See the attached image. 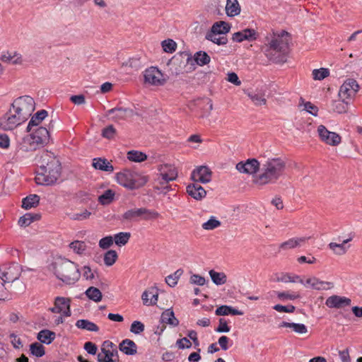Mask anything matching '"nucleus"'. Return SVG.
<instances>
[{
	"label": "nucleus",
	"instance_id": "nucleus-1",
	"mask_svg": "<svg viewBox=\"0 0 362 362\" xmlns=\"http://www.w3.org/2000/svg\"><path fill=\"white\" fill-rule=\"evenodd\" d=\"M262 51L267 58L274 63H284L290 49L291 36L286 30L273 33L266 38Z\"/></svg>",
	"mask_w": 362,
	"mask_h": 362
},
{
	"label": "nucleus",
	"instance_id": "nucleus-2",
	"mask_svg": "<svg viewBox=\"0 0 362 362\" xmlns=\"http://www.w3.org/2000/svg\"><path fill=\"white\" fill-rule=\"evenodd\" d=\"M61 163L54 156L46 153L42 156V163L36 173L35 182L40 185L54 184L60 176Z\"/></svg>",
	"mask_w": 362,
	"mask_h": 362
},
{
	"label": "nucleus",
	"instance_id": "nucleus-3",
	"mask_svg": "<svg viewBox=\"0 0 362 362\" xmlns=\"http://www.w3.org/2000/svg\"><path fill=\"white\" fill-rule=\"evenodd\" d=\"M285 168V162L281 158H269L262 164L260 173L255 176L254 182L259 185L275 183L283 175Z\"/></svg>",
	"mask_w": 362,
	"mask_h": 362
},
{
	"label": "nucleus",
	"instance_id": "nucleus-4",
	"mask_svg": "<svg viewBox=\"0 0 362 362\" xmlns=\"http://www.w3.org/2000/svg\"><path fill=\"white\" fill-rule=\"evenodd\" d=\"M115 180L121 186L132 190L145 185L148 178L139 172L125 169L116 173Z\"/></svg>",
	"mask_w": 362,
	"mask_h": 362
},
{
	"label": "nucleus",
	"instance_id": "nucleus-5",
	"mask_svg": "<svg viewBox=\"0 0 362 362\" xmlns=\"http://www.w3.org/2000/svg\"><path fill=\"white\" fill-rule=\"evenodd\" d=\"M54 274L59 279L66 284H74L81 276L77 265L68 259H63L55 264Z\"/></svg>",
	"mask_w": 362,
	"mask_h": 362
},
{
	"label": "nucleus",
	"instance_id": "nucleus-6",
	"mask_svg": "<svg viewBox=\"0 0 362 362\" xmlns=\"http://www.w3.org/2000/svg\"><path fill=\"white\" fill-rule=\"evenodd\" d=\"M11 108L25 122L35 110V103L32 97L23 95L14 100Z\"/></svg>",
	"mask_w": 362,
	"mask_h": 362
},
{
	"label": "nucleus",
	"instance_id": "nucleus-7",
	"mask_svg": "<svg viewBox=\"0 0 362 362\" xmlns=\"http://www.w3.org/2000/svg\"><path fill=\"white\" fill-rule=\"evenodd\" d=\"M39 148L40 147L35 143L34 139L30 134H27L18 141L15 156L17 158H24L27 156L28 153Z\"/></svg>",
	"mask_w": 362,
	"mask_h": 362
},
{
	"label": "nucleus",
	"instance_id": "nucleus-8",
	"mask_svg": "<svg viewBox=\"0 0 362 362\" xmlns=\"http://www.w3.org/2000/svg\"><path fill=\"white\" fill-rule=\"evenodd\" d=\"M158 216L159 214L155 211H151L146 208H139L127 210L122 215V218L129 221H138L140 219L156 218Z\"/></svg>",
	"mask_w": 362,
	"mask_h": 362
},
{
	"label": "nucleus",
	"instance_id": "nucleus-9",
	"mask_svg": "<svg viewBox=\"0 0 362 362\" xmlns=\"http://www.w3.org/2000/svg\"><path fill=\"white\" fill-rule=\"evenodd\" d=\"M98 362H119L117 346L110 341H105L101 347V352L98 354Z\"/></svg>",
	"mask_w": 362,
	"mask_h": 362
},
{
	"label": "nucleus",
	"instance_id": "nucleus-10",
	"mask_svg": "<svg viewBox=\"0 0 362 362\" xmlns=\"http://www.w3.org/2000/svg\"><path fill=\"white\" fill-rule=\"evenodd\" d=\"M23 271V267L21 264L12 262L4 266L0 278L4 283L13 282L19 279Z\"/></svg>",
	"mask_w": 362,
	"mask_h": 362
},
{
	"label": "nucleus",
	"instance_id": "nucleus-11",
	"mask_svg": "<svg viewBox=\"0 0 362 362\" xmlns=\"http://www.w3.org/2000/svg\"><path fill=\"white\" fill-rule=\"evenodd\" d=\"M24 122V120L10 107L8 111L0 118V128L4 131L13 130Z\"/></svg>",
	"mask_w": 362,
	"mask_h": 362
},
{
	"label": "nucleus",
	"instance_id": "nucleus-12",
	"mask_svg": "<svg viewBox=\"0 0 362 362\" xmlns=\"http://www.w3.org/2000/svg\"><path fill=\"white\" fill-rule=\"evenodd\" d=\"M158 174L156 182L160 185L168 184L169 182L175 180L177 177V170L172 165L162 164L158 168Z\"/></svg>",
	"mask_w": 362,
	"mask_h": 362
},
{
	"label": "nucleus",
	"instance_id": "nucleus-13",
	"mask_svg": "<svg viewBox=\"0 0 362 362\" xmlns=\"http://www.w3.org/2000/svg\"><path fill=\"white\" fill-rule=\"evenodd\" d=\"M359 89V85L357 81L353 78L346 79L341 86L339 96L346 103H348L347 100L353 98Z\"/></svg>",
	"mask_w": 362,
	"mask_h": 362
},
{
	"label": "nucleus",
	"instance_id": "nucleus-14",
	"mask_svg": "<svg viewBox=\"0 0 362 362\" xmlns=\"http://www.w3.org/2000/svg\"><path fill=\"white\" fill-rule=\"evenodd\" d=\"M318 136L322 142L331 146H337L341 142V136L339 134L329 131L324 125L318 126Z\"/></svg>",
	"mask_w": 362,
	"mask_h": 362
},
{
	"label": "nucleus",
	"instance_id": "nucleus-15",
	"mask_svg": "<svg viewBox=\"0 0 362 362\" xmlns=\"http://www.w3.org/2000/svg\"><path fill=\"white\" fill-rule=\"evenodd\" d=\"M144 76L146 83L154 86L163 85L165 81L161 71L156 67L153 66L146 69Z\"/></svg>",
	"mask_w": 362,
	"mask_h": 362
},
{
	"label": "nucleus",
	"instance_id": "nucleus-16",
	"mask_svg": "<svg viewBox=\"0 0 362 362\" xmlns=\"http://www.w3.org/2000/svg\"><path fill=\"white\" fill-rule=\"evenodd\" d=\"M351 304V299L338 295H332L328 297L325 301V305L329 308L344 309L349 307Z\"/></svg>",
	"mask_w": 362,
	"mask_h": 362
},
{
	"label": "nucleus",
	"instance_id": "nucleus-17",
	"mask_svg": "<svg viewBox=\"0 0 362 362\" xmlns=\"http://www.w3.org/2000/svg\"><path fill=\"white\" fill-rule=\"evenodd\" d=\"M236 169L242 173L254 175L260 169V164L257 159L249 158L245 163H237Z\"/></svg>",
	"mask_w": 362,
	"mask_h": 362
},
{
	"label": "nucleus",
	"instance_id": "nucleus-18",
	"mask_svg": "<svg viewBox=\"0 0 362 362\" xmlns=\"http://www.w3.org/2000/svg\"><path fill=\"white\" fill-rule=\"evenodd\" d=\"M191 177L194 182L208 183L211 180V171L206 166H199L192 172Z\"/></svg>",
	"mask_w": 362,
	"mask_h": 362
},
{
	"label": "nucleus",
	"instance_id": "nucleus-19",
	"mask_svg": "<svg viewBox=\"0 0 362 362\" xmlns=\"http://www.w3.org/2000/svg\"><path fill=\"white\" fill-rule=\"evenodd\" d=\"M257 37L258 33L255 29L245 28L233 33L232 40L237 42H242L244 40L252 42L256 40Z\"/></svg>",
	"mask_w": 362,
	"mask_h": 362
},
{
	"label": "nucleus",
	"instance_id": "nucleus-20",
	"mask_svg": "<svg viewBox=\"0 0 362 362\" xmlns=\"http://www.w3.org/2000/svg\"><path fill=\"white\" fill-rule=\"evenodd\" d=\"M30 135L34 139L40 148L45 146L49 140V131L43 127H38Z\"/></svg>",
	"mask_w": 362,
	"mask_h": 362
},
{
	"label": "nucleus",
	"instance_id": "nucleus-21",
	"mask_svg": "<svg viewBox=\"0 0 362 362\" xmlns=\"http://www.w3.org/2000/svg\"><path fill=\"white\" fill-rule=\"evenodd\" d=\"M107 115H113L112 119L115 121L127 119L134 116V112L132 109L124 107H115L107 112Z\"/></svg>",
	"mask_w": 362,
	"mask_h": 362
},
{
	"label": "nucleus",
	"instance_id": "nucleus-22",
	"mask_svg": "<svg viewBox=\"0 0 362 362\" xmlns=\"http://www.w3.org/2000/svg\"><path fill=\"white\" fill-rule=\"evenodd\" d=\"M0 60L2 62L11 64L13 65H21L23 63V59L21 54L18 52H4L0 55Z\"/></svg>",
	"mask_w": 362,
	"mask_h": 362
},
{
	"label": "nucleus",
	"instance_id": "nucleus-23",
	"mask_svg": "<svg viewBox=\"0 0 362 362\" xmlns=\"http://www.w3.org/2000/svg\"><path fill=\"white\" fill-rule=\"evenodd\" d=\"M144 305L149 306L157 303L158 299V292L156 287H151L146 290L141 296Z\"/></svg>",
	"mask_w": 362,
	"mask_h": 362
},
{
	"label": "nucleus",
	"instance_id": "nucleus-24",
	"mask_svg": "<svg viewBox=\"0 0 362 362\" xmlns=\"http://www.w3.org/2000/svg\"><path fill=\"white\" fill-rule=\"evenodd\" d=\"M187 192L190 197L196 200H202L206 195V190L196 182L187 187Z\"/></svg>",
	"mask_w": 362,
	"mask_h": 362
},
{
	"label": "nucleus",
	"instance_id": "nucleus-25",
	"mask_svg": "<svg viewBox=\"0 0 362 362\" xmlns=\"http://www.w3.org/2000/svg\"><path fill=\"white\" fill-rule=\"evenodd\" d=\"M92 166L96 170L107 173H112L115 170L111 162L105 158H93Z\"/></svg>",
	"mask_w": 362,
	"mask_h": 362
},
{
	"label": "nucleus",
	"instance_id": "nucleus-26",
	"mask_svg": "<svg viewBox=\"0 0 362 362\" xmlns=\"http://www.w3.org/2000/svg\"><path fill=\"white\" fill-rule=\"evenodd\" d=\"M353 237L350 236L349 238L343 240L341 241L339 240V243H330L329 244V248L338 255H344L348 250L349 245H346V244L352 240Z\"/></svg>",
	"mask_w": 362,
	"mask_h": 362
},
{
	"label": "nucleus",
	"instance_id": "nucleus-27",
	"mask_svg": "<svg viewBox=\"0 0 362 362\" xmlns=\"http://www.w3.org/2000/svg\"><path fill=\"white\" fill-rule=\"evenodd\" d=\"M55 305L59 308L60 313L66 317L71 315L70 309V300L64 297H57L54 301Z\"/></svg>",
	"mask_w": 362,
	"mask_h": 362
},
{
	"label": "nucleus",
	"instance_id": "nucleus-28",
	"mask_svg": "<svg viewBox=\"0 0 362 362\" xmlns=\"http://www.w3.org/2000/svg\"><path fill=\"white\" fill-rule=\"evenodd\" d=\"M306 240V238H293L279 245V249L288 250L300 247Z\"/></svg>",
	"mask_w": 362,
	"mask_h": 362
},
{
	"label": "nucleus",
	"instance_id": "nucleus-29",
	"mask_svg": "<svg viewBox=\"0 0 362 362\" xmlns=\"http://www.w3.org/2000/svg\"><path fill=\"white\" fill-rule=\"evenodd\" d=\"M119 350L127 355H134L137 351L136 344L131 339H124L119 345Z\"/></svg>",
	"mask_w": 362,
	"mask_h": 362
},
{
	"label": "nucleus",
	"instance_id": "nucleus-30",
	"mask_svg": "<svg viewBox=\"0 0 362 362\" xmlns=\"http://www.w3.org/2000/svg\"><path fill=\"white\" fill-rule=\"evenodd\" d=\"M160 322L163 324H168L173 327L179 325V320L175 317V314L171 309H167L163 312L160 316Z\"/></svg>",
	"mask_w": 362,
	"mask_h": 362
},
{
	"label": "nucleus",
	"instance_id": "nucleus-31",
	"mask_svg": "<svg viewBox=\"0 0 362 362\" xmlns=\"http://www.w3.org/2000/svg\"><path fill=\"white\" fill-rule=\"evenodd\" d=\"M226 13L229 17H234L240 13L241 8L238 0H227Z\"/></svg>",
	"mask_w": 362,
	"mask_h": 362
},
{
	"label": "nucleus",
	"instance_id": "nucleus-32",
	"mask_svg": "<svg viewBox=\"0 0 362 362\" xmlns=\"http://www.w3.org/2000/svg\"><path fill=\"white\" fill-rule=\"evenodd\" d=\"M47 116V112L45 110H41L33 115L28 124V131H31L33 127L38 126Z\"/></svg>",
	"mask_w": 362,
	"mask_h": 362
},
{
	"label": "nucleus",
	"instance_id": "nucleus-33",
	"mask_svg": "<svg viewBox=\"0 0 362 362\" xmlns=\"http://www.w3.org/2000/svg\"><path fill=\"white\" fill-rule=\"evenodd\" d=\"M56 334L49 329H42L37 334V339L43 344H50L55 339Z\"/></svg>",
	"mask_w": 362,
	"mask_h": 362
},
{
	"label": "nucleus",
	"instance_id": "nucleus-34",
	"mask_svg": "<svg viewBox=\"0 0 362 362\" xmlns=\"http://www.w3.org/2000/svg\"><path fill=\"white\" fill-rule=\"evenodd\" d=\"M247 95L251 99L255 105H263L267 103L264 94L258 90L248 91Z\"/></svg>",
	"mask_w": 362,
	"mask_h": 362
},
{
	"label": "nucleus",
	"instance_id": "nucleus-35",
	"mask_svg": "<svg viewBox=\"0 0 362 362\" xmlns=\"http://www.w3.org/2000/svg\"><path fill=\"white\" fill-rule=\"evenodd\" d=\"M76 327L78 329H86L90 332H98L99 330V327L96 324L84 319L78 320L76 322Z\"/></svg>",
	"mask_w": 362,
	"mask_h": 362
},
{
	"label": "nucleus",
	"instance_id": "nucleus-36",
	"mask_svg": "<svg viewBox=\"0 0 362 362\" xmlns=\"http://www.w3.org/2000/svg\"><path fill=\"white\" fill-rule=\"evenodd\" d=\"M209 274L213 283L216 286L223 285L227 281V276L224 272H218L211 269L209 271Z\"/></svg>",
	"mask_w": 362,
	"mask_h": 362
},
{
	"label": "nucleus",
	"instance_id": "nucleus-37",
	"mask_svg": "<svg viewBox=\"0 0 362 362\" xmlns=\"http://www.w3.org/2000/svg\"><path fill=\"white\" fill-rule=\"evenodd\" d=\"M40 197L37 194H30L22 200V207L25 209H30L38 205Z\"/></svg>",
	"mask_w": 362,
	"mask_h": 362
},
{
	"label": "nucleus",
	"instance_id": "nucleus-38",
	"mask_svg": "<svg viewBox=\"0 0 362 362\" xmlns=\"http://www.w3.org/2000/svg\"><path fill=\"white\" fill-rule=\"evenodd\" d=\"M279 327H288L291 328L295 332L298 334H305L307 332V327L305 325L300 323L282 322L279 325Z\"/></svg>",
	"mask_w": 362,
	"mask_h": 362
},
{
	"label": "nucleus",
	"instance_id": "nucleus-39",
	"mask_svg": "<svg viewBox=\"0 0 362 362\" xmlns=\"http://www.w3.org/2000/svg\"><path fill=\"white\" fill-rule=\"evenodd\" d=\"M40 216L39 214H33L31 213H27L20 217L18 220V224L21 227L28 226L34 221L40 219Z\"/></svg>",
	"mask_w": 362,
	"mask_h": 362
},
{
	"label": "nucleus",
	"instance_id": "nucleus-40",
	"mask_svg": "<svg viewBox=\"0 0 362 362\" xmlns=\"http://www.w3.org/2000/svg\"><path fill=\"white\" fill-rule=\"evenodd\" d=\"M230 26L225 21H218L215 23L211 28V32L218 34H226L230 31Z\"/></svg>",
	"mask_w": 362,
	"mask_h": 362
},
{
	"label": "nucleus",
	"instance_id": "nucleus-41",
	"mask_svg": "<svg viewBox=\"0 0 362 362\" xmlns=\"http://www.w3.org/2000/svg\"><path fill=\"white\" fill-rule=\"evenodd\" d=\"M221 34H218L213 32H209L206 35V39L213 42L218 45H223L228 42V39L225 36H220Z\"/></svg>",
	"mask_w": 362,
	"mask_h": 362
},
{
	"label": "nucleus",
	"instance_id": "nucleus-42",
	"mask_svg": "<svg viewBox=\"0 0 362 362\" xmlns=\"http://www.w3.org/2000/svg\"><path fill=\"white\" fill-rule=\"evenodd\" d=\"M85 293L90 300H92L95 302H100L102 300V293L98 288L95 287H89L86 291Z\"/></svg>",
	"mask_w": 362,
	"mask_h": 362
},
{
	"label": "nucleus",
	"instance_id": "nucleus-43",
	"mask_svg": "<svg viewBox=\"0 0 362 362\" xmlns=\"http://www.w3.org/2000/svg\"><path fill=\"white\" fill-rule=\"evenodd\" d=\"M127 158L131 161L140 163L146 160L147 156L141 151L132 150L127 153Z\"/></svg>",
	"mask_w": 362,
	"mask_h": 362
},
{
	"label": "nucleus",
	"instance_id": "nucleus-44",
	"mask_svg": "<svg viewBox=\"0 0 362 362\" xmlns=\"http://www.w3.org/2000/svg\"><path fill=\"white\" fill-rule=\"evenodd\" d=\"M210 57L206 52L199 51L194 55V60L199 66H204L208 64L210 62Z\"/></svg>",
	"mask_w": 362,
	"mask_h": 362
},
{
	"label": "nucleus",
	"instance_id": "nucleus-45",
	"mask_svg": "<svg viewBox=\"0 0 362 362\" xmlns=\"http://www.w3.org/2000/svg\"><path fill=\"white\" fill-rule=\"evenodd\" d=\"M69 247L76 254L83 255L87 249L86 244L83 241L75 240L69 244Z\"/></svg>",
	"mask_w": 362,
	"mask_h": 362
},
{
	"label": "nucleus",
	"instance_id": "nucleus-46",
	"mask_svg": "<svg viewBox=\"0 0 362 362\" xmlns=\"http://www.w3.org/2000/svg\"><path fill=\"white\" fill-rule=\"evenodd\" d=\"M131 237L130 233L128 232H120L115 235L114 241L117 245H126Z\"/></svg>",
	"mask_w": 362,
	"mask_h": 362
},
{
	"label": "nucleus",
	"instance_id": "nucleus-47",
	"mask_svg": "<svg viewBox=\"0 0 362 362\" xmlns=\"http://www.w3.org/2000/svg\"><path fill=\"white\" fill-rule=\"evenodd\" d=\"M30 351L31 354L37 358L43 356L45 354V347L38 342L31 344L30 345Z\"/></svg>",
	"mask_w": 362,
	"mask_h": 362
},
{
	"label": "nucleus",
	"instance_id": "nucleus-48",
	"mask_svg": "<svg viewBox=\"0 0 362 362\" xmlns=\"http://www.w3.org/2000/svg\"><path fill=\"white\" fill-rule=\"evenodd\" d=\"M118 257L115 250H110L104 255V263L106 266H112L115 264Z\"/></svg>",
	"mask_w": 362,
	"mask_h": 362
},
{
	"label": "nucleus",
	"instance_id": "nucleus-49",
	"mask_svg": "<svg viewBox=\"0 0 362 362\" xmlns=\"http://www.w3.org/2000/svg\"><path fill=\"white\" fill-rule=\"evenodd\" d=\"M221 224V221L216 219L215 216H212L207 221L202 223V227L204 230H211L219 227Z\"/></svg>",
	"mask_w": 362,
	"mask_h": 362
},
{
	"label": "nucleus",
	"instance_id": "nucleus-50",
	"mask_svg": "<svg viewBox=\"0 0 362 362\" xmlns=\"http://www.w3.org/2000/svg\"><path fill=\"white\" fill-rule=\"evenodd\" d=\"M115 192L111 189H107L99 197L98 200L103 205L109 204L113 200Z\"/></svg>",
	"mask_w": 362,
	"mask_h": 362
},
{
	"label": "nucleus",
	"instance_id": "nucleus-51",
	"mask_svg": "<svg viewBox=\"0 0 362 362\" xmlns=\"http://www.w3.org/2000/svg\"><path fill=\"white\" fill-rule=\"evenodd\" d=\"M300 276L298 275H292L288 273L281 274L280 276H278L276 281L278 282H298L299 281Z\"/></svg>",
	"mask_w": 362,
	"mask_h": 362
},
{
	"label": "nucleus",
	"instance_id": "nucleus-52",
	"mask_svg": "<svg viewBox=\"0 0 362 362\" xmlns=\"http://www.w3.org/2000/svg\"><path fill=\"white\" fill-rule=\"evenodd\" d=\"M161 45L164 52L168 53H173L177 48L176 42L171 39L163 40Z\"/></svg>",
	"mask_w": 362,
	"mask_h": 362
},
{
	"label": "nucleus",
	"instance_id": "nucleus-53",
	"mask_svg": "<svg viewBox=\"0 0 362 362\" xmlns=\"http://www.w3.org/2000/svg\"><path fill=\"white\" fill-rule=\"evenodd\" d=\"M277 297L281 300H293L300 298V295L296 292H278Z\"/></svg>",
	"mask_w": 362,
	"mask_h": 362
},
{
	"label": "nucleus",
	"instance_id": "nucleus-54",
	"mask_svg": "<svg viewBox=\"0 0 362 362\" xmlns=\"http://www.w3.org/2000/svg\"><path fill=\"white\" fill-rule=\"evenodd\" d=\"M91 213L88 210H83L79 213H74L69 215V217L71 220L74 221H83L89 218Z\"/></svg>",
	"mask_w": 362,
	"mask_h": 362
},
{
	"label": "nucleus",
	"instance_id": "nucleus-55",
	"mask_svg": "<svg viewBox=\"0 0 362 362\" xmlns=\"http://www.w3.org/2000/svg\"><path fill=\"white\" fill-rule=\"evenodd\" d=\"M144 330V325L140 321H134L130 327V332L135 334H139Z\"/></svg>",
	"mask_w": 362,
	"mask_h": 362
},
{
	"label": "nucleus",
	"instance_id": "nucleus-56",
	"mask_svg": "<svg viewBox=\"0 0 362 362\" xmlns=\"http://www.w3.org/2000/svg\"><path fill=\"white\" fill-rule=\"evenodd\" d=\"M113 242L114 238L112 236L109 235L100 239L98 245L101 249L106 250L112 245Z\"/></svg>",
	"mask_w": 362,
	"mask_h": 362
},
{
	"label": "nucleus",
	"instance_id": "nucleus-57",
	"mask_svg": "<svg viewBox=\"0 0 362 362\" xmlns=\"http://www.w3.org/2000/svg\"><path fill=\"white\" fill-rule=\"evenodd\" d=\"M230 328L228 325L226 320L223 318H220L218 320V326L215 329V331L219 333H226L230 332Z\"/></svg>",
	"mask_w": 362,
	"mask_h": 362
},
{
	"label": "nucleus",
	"instance_id": "nucleus-58",
	"mask_svg": "<svg viewBox=\"0 0 362 362\" xmlns=\"http://www.w3.org/2000/svg\"><path fill=\"white\" fill-rule=\"evenodd\" d=\"M300 100L301 103H300V105H303L304 110L314 116H317V107L314 105H313L310 102H304L302 98Z\"/></svg>",
	"mask_w": 362,
	"mask_h": 362
},
{
	"label": "nucleus",
	"instance_id": "nucleus-59",
	"mask_svg": "<svg viewBox=\"0 0 362 362\" xmlns=\"http://www.w3.org/2000/svg\"><path fill=\"white\" fill-rule=\"evenodd\" d=\"M273 308L280 313H293L296 310L295 306L292 305H282L280 304L275 305Z\"/></svg>",
	"mask_w": 362,
	"mask_h": 362
},
{
	"label": "nucleus",
	"instance_id": "nucleus-60",
	"mask_svg": "<svg viewBox=\"0 0 362 362\" xmlns=\"http://www.w3.org/2000/svg\"><path fill=\"white\" fill-rule=\"evenodd\" d=\"M116 133V130L112 125H109L104 128L102 132V136L107 139H112Z\"/></svg>",
	"mask_w": 362,
	"mask_h": 362
},
{
	"label": "nucleus",
	"instance_id": "nucleus-61",
	"mask_svg": "<svg viewBox=\"0 0 362 362\" xmlns=\"http://www.w3.org/2000/svg\"><path fill=\"white\" fill-rule=\"evenodd\" d=\"M189 281L191 284L198 286H204L206 283L205 278L199 274H192L190 276Z\"/></svg>",
	"mask_w": 362,
	"mask_h": 362
},
{
	"label": "nucleus",
	"instance_id": "nucleus-62",
	"mask_svg": "<svg viewBox=\"0 0 362 362\" xmlns=\"http://www.w3.org/2000/svg\"><path fill=\"white\" fill-rule=\"evenodd\" d=\"M176 345L179 349H185L191 348L192 343L187 337H183L176 341Z\"/></svg>",
	"mask_w": 362,
	"mask_h": 362
},
{
	"label": "nucleus",
	"instance_id": "nucleus-63",
	"mask_svg": "<svg viewBox=\"0 0 362 362\" xmlns=\"http://www.w3.org/2000/svg\"><path fill=\"white\" fill-rule=\"evenodd\" d=\"M10 146V139L6 134H0V148L7 149Z\"/></svg>",
	"mask_w": 362,
	"mask_h": 362
},
{
	"label": "nucleus",
	"instance_id": "nucleus-64",
	"mask_svg": "<svg viewBox=\"0 0 362 362\" xmlns=\"http://www.w3.org/2000/svg\"><path fill=\"white\" fill-rule=\"evenodd\" d=\"M215 314L218 316H225L230 315L229 305H221L215 310Z\"/></svg>",
	"mask_w": 362,
	"mask_h": 362
}]
</instances>
